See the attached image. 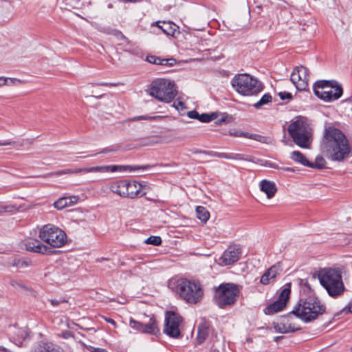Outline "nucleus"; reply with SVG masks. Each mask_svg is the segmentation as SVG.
<instances>
[{"label":"nucleus","mask_w":352,"mask_h":352,"mask_svg":"<svg viewBox=\"0 0 352 352\" xmlns=\"http://www.w3.org/2000/svg\"><path fill=\"white\" fill-rule=\"evenodd\" d=\"M320 151L329 160L340 162L350 157L352 145L340 129L327 123L320 142Z\"/></svg>","instance_id":"obj_1"},{"label":"nucleus","mask_w":352,"mask_h":352,"mask_svg":"<svg viewBox=\"0 0 352 352\" xmlns=\"http://www.w3.org/2000/svg\"><path fill=\"white\" fill-rule=\"evenodd\" d=\"M168 287L188 304H197L204 297L203 287L197 280L172 278L168 280Z\"/></svg>","instance_id":"obj_2"},{"label":"nucleus","mask_w":352,"mask_h":352,"mask_svg":"<svg viewBox=\"0 0 352 352\" xmlns=\"http://www.w3.org/2000/svg\"><path fill=\"white\" fill-rule=\"evenodd\" d=\"M326 311V307L318 298L309 297L300 299L291 314L304 322H310L318 319Z\"/></svg>","instance_id":"obj_3"},{"label":"nucleus","mask_w":352,"mask_h":352,"mask_svg":"<svg viewBox=\"0 0 352 352\" xmlns=\"http://www.w3.org/2000/svg\"><path fill=\"white\" fill-rule=\"evenodd\" d=\"M343 270V267H329L324 268L319 272L320 283L331 297L339 296L344 292L345 287L342 276Z\"/></svg>","instance_id":"obj_4"},{"label":"nucleus","mask_w":352,"mask_h":352,"mask_svg":"<svg viewBox=\"0 0 352 352\" xmlns=\"http://www.w3.org/2000/svg\"><path fill=\"white\" fill-rule=\"evenodd\" d=\"M288 132L296 145L303 148H309L311 143L312 129L306 118L298 117L289 125Z\"/></svg>","instance_id":"obj_5"},{"label":"nucleus","mask_w":352,"mask_h":352,"mask_svg":"<svg viewBox=\"0 0 352 352\" xmlns=\"http://www.w3.org/2000/svg\"><path fill=\"white\" fill-rule=\"evenodd\" d=\"M231 84L233 89L243 96L256 95L263 89L262 83L246 73L236 74L232 78Z\"/></svg>","instance_id":"obj_6"},{"label":"nucleus","mask_w":352,"mask_h":352,"mask_svg":"<svg viewBox=\"0 0 352 352\" xmlns=\"http://www.w3.org/2000/svg\"><path fill=\"white\" fill-rule=\"evenodd\" d=\"M176 94L175 83L168 79H157L153 80L150 85L149 94L160 102H171Z\"/></svg>","instance_id":"obj_7"},{"label":"nucleus","mask_w":352,"mask_h":352,"mask_svg":"<svg viewBox=\"0 0 352 352\" xmlns=\"http://www.w3.org/2000/svg\"><path fill=\"white\" fill-rule=\"evenodd\" d=\"M313 89L315 95L325 102L338 100L343 93L341 85L334 80H318Z\"/></svg>","instance_id":"obj_8"},{"label":"nucleus","mask_w":352,"mask_h":352,"mask_svg":"<svg viewBox=\"0 0 352 352\" xmlns=\"http://www.w3.org/2000/svg\"><path fill=\"white\" fill-rule=\"evenodd\" d=\"M38 237L52 248H60L67 241L66 234L58 227L52 224L43 226L39 230Z\"/></svg>","instance_id":"obj_9"},{"label":"nucleus","mask_w":352,"mask_h":352,"mask_svg":"<svg viewBox=\"0 0 352 352\" xmlns=\"http://www.w3.org/2000/svg\"><path fill=\"white\" fill-rule=\"evenodd\" d=\"M239 292V288L234 284H221L215 291L216 302L221 307L233 305L236 301Z\"/></svg>","instance_id":"obj_10"},{"label":"nucleus","mask_w":352,"mask_h":352,"mask_svg":"<svg viewBox=\"0 0 352 352\" xmlns=\"http://www.w3.org/2000/svg\"><path fill=\"white\" fill-rule=\"evenodd\" d=\"M182 317L174 311H167L165 316L164 332L168 336L177 338L181 335Z\"/></svg>","instance_id":"obj_11"},{"label":"nucleus","mask_w":352,"mask_h":352,"mask_svg":"<svg viewBox=\"0 0 352 352\" xmlns=\"http://www.w3.org/2000/svg\"><path fill=\"white\" fill-rule=\"evenodd\" d=\"M308 69L302 65L296 67L292 72L290 80L298 90H305L308 87Z\"/></svg>","instance_id":"obj_12"},{"label":"nucleus","mask_w":352,"mask_h":352,"mask_svg":"<svg viewBox=\"0 0 352 352\" xmlns=\"http://www.w3.org/2000/svg\"><path fill=\"white\" fill-rule=\"evenodd\" d=\"M241 254V250L239 246L230 245L219 257L217 263L221 266L232 265L239 261Z\"/></svg>","instance_id":"obj_13"},{"label":"nucleus","mask_w":352,"mask_h":352,"mask_svg":"<svg viewBox=\"0 0 352 352\" xmlns=\"http://www.w3.org/2000/svg\"><path fill=\"white\" fill-rule=\"evenodd\" d=\"M148 166H121V165H109V166H97L87 167L86 173H107V172H116V171H133L139 169H145Z\"/></svg>","instance_id":"obj_14"},{"label":"nucleus","mask_w":352,"mask_h":352,"mask_svg":"<svg viewBox=\"0 0 352 352\" xmlns=\"http://www.w3.org/2000/svg\"><path fill=\"white\" fill-rule=\"evenodd\" d=\"M290 292L291 290L289 288L283 289L280 294L278 299L265 309V314L271 315L281 311L286 306Z\"/></svg>","instance_id":"obj_15"},{"label":"nucleus","mask_w":352,"mask_h":352,"mask_svg":"<svg viewBox=\"0 0 352 352\" xmlns=\"http://www.w3.org/2000/svg\"><path fill=\"white\" fill-rule=\"evenodd\" d=\"M129 324L131 328L144 333L156 335L159 332L156 320L153 318H150L148 324H143L142 322L131 319Z\"/></svg>","instance_id":"obj_16"},{"label":"nucleus","mask_w":352,"mask_h":352,"mask_svg":"<svg viewBox=\"0 0 352 352\" xmlns=\"http://www.w3.org/2000/svg\"><path fill=\"white\" fill-rule=\"evenodd\" d=\"M144 187L143 185L137 181L126 180V198L135 199L145 195L146 192L144 191Z\"/></svg>","instance_id":"obj_17"},{"label":"nucleus","mask_w":352,"mask_h":352,"mask_svg":"<svg viewBox=\"0 0 352 352\" xmlns=\"http://www.w3.org/2000/svg\"><path fill=\"white\" fill-rule=\"evenodd\" d=\"M23 246L28 251L45 254L47 252L48 248L40 241L35 239H29L23 242Z\"/></svg>","instance_id":"obj_18"},{"label":"nucleus","mask_w":352,"mask_h":352,"mask_svg":"<svg viewBox=\"0 0 352 352\" xmlns=\"http://www.w3.org/2000/svg\"><path fill=\"white\" fill-rule=\"evenodd\" d=\"M210 331V324L206 320H202L197 326V333L195 338L197 344H203Z\"/></svg>","instance_id":"obj_19"},{"label":"nucleus","mask_w":352,"mask_h":352,"mask_svg":"<svg viewBox=\"0 0 352 352\" xmlns=\"http://www.w3.org/2000/svg\"><path fill=\"white\" fill-rule=\"evenodd\" d=\"M261 191L266 195L267 199L273 198L278 188L274 182L263 179L259 184Z\"/></svg>","instance_id":"obj_20"},{"label":"nucleus","mask_w":352,"mask_h":352,"mask_svg":"<svg viewBox=\"0 0 352 352\" xmlns=\"http://www.w3.org/2000/svg\"><path fill=\"white\" fill-rule=\"evenodd\" d=\"M280 267L278 265H274L269 268L261 276L260 282L263 285H267L274 281L276 276L280 273Z\"/></svg>","instance_id":"obj_21"},{"label":"nucleus","mask_w":352,"mask_h":352,"mask_svg":"<svg viewBox=\"0 0 352 352\" xmlns=\"http://www.w3.org/2000/svg\"><path fill=\"white\" fill-rule=\"evenodd\" d=\"M126 180H118L109 184V188L111 192L118 196L126 198Z\"/></svg>","instance_id":"obj_22"},{"label":"nucleus","mask_w":352,"mask_h":352,"mask_svg":"<svg viewBox=\"0 0 352 352\" xmlns=\"http://www.w3.org/2000/svg\"><path fill=\"white\" fill-rule=\"evenodd\" d=\"M116 86V83H109V82H99V83H91L83 87V94L87 98L98 99V96L100 95L99 92L95 89L96 86Z\"/></svg>","instance_id":"obj_23"},{"label":"nucleus","mask_w":352,"mask_h":352,"mask_svg":"<svg viewBox=\"0 0 352 352\" xmlns=\"http://www.w3.org/2000/svg\"><path fill=\"white\" fill-rule=\"evenodd\" d=\"M187 116L190 118L198 119L202 122H209L218 118L219 113L217 112H212L211 113H202L199 115L198 111H188Z\"/></svg>","instance_id":"obj_24"},{"label":"nucleus","mask_w":352,"mask_h":352,"mask_svg":"<svg viewBox=\"0 0 352 352\" xmlns=\"http://www.w3.org/2000/svg\"><path fill=\"white\" fill-rule=\"evenodd\" d=\"M286 320H287V318L283 317L281 318L280 320L274 322L273 329H274V331L277 333H285L290 331H294L296 329L291 324H287Z\"/></svg>","instance_id":"obj_25"},{"label":"nucleus","mask_w":352,"mask_h":352,"mask_svg":"<svg viewBox=\"0 0 352 352\" xmlns=\"http://www.w3.org/2000/svg\"><path fill=\"white\" fill-rule=\"evenodd\" d=\"M228 134L233 137L245 138L254 140H256L258 142H262V140L263 139V137L260 135L253 134V133H250L249 132H245V131L236 130V129L230 130L228 131Z\"/></svg>","instance_id":"obj_26"},{"label":"nucleus","mask_w":352,"mask_h":352,"mask_svg":"<svg viewBox=\"0 0 352 352\" xmlns=\"http://www.w3.org/2000/svg\"><path fill=\"white\" fill-rule=\"evenodd\" d=\"M156 25L166 35L173 36L178 26L170 21H157Z\"/></svg>","instance_id":"obj_27"},{"label":"nucleus","mask_w":352,"mask_h":352,"mask_svg":"<svg viewBox=\"0 0 352 352\" xmlns=\"http://www.w3.org/2000/svg\"><path fill=\"white\" fill-rule=\"evenodd\" d=\"M98 100H100V106L107 109L114 108L115 104L117 102L116 98L113 96L108 94L100 95L98 96Z\"/></svg>","instance_id":"obj_28"},{"label":"nucleus","mask_w":352,"mask_h":352,"mask_svg":"<svg viewBox=\"0 0 352 352\" xmlns=\"http://www.w3.org/2000/svg\"><path fill=\"white\" fill-rule=\"evenodd\" d=\"M32 352H63L51 343H44L36 346Z\"/></svg>","instance_id":"obj_29"},{"label":"nucleus","mask_w":352,"mask_h":352,"mask_svg":"<svg viewBox=\"0 0 352 352\" xmlns=\"http://www.w3.org/2000/svg\"><path fill=\"white\" fill-rule=\"evenodd\" d=\"M290 158L302 166L309 167V161L307 159V157L300 151H292L290 154Z\"/></svg>","instance_id":"obj_30"},{"label":"nucleus","mask_w":352,"mask_h":352,"mask_svg":"<svg viewBox=\"0 0 352 352\" xmlns=\"http://www.w3.org/2000/svg\"><path fill=\"white\" fill-rule=\"evenodd\" d=\"M197 217L202 222L206 223L210 218V213L203 206H197L196 208Z\"/></svg>","instance_id":"obj_31"},{"label":"nucleus","mask_w":352,"mask_h":352,"mask_svg":"<svg viewBox=\"0 0 352 352\" xmlns=\"http://www.w3.org/2000/svg\"><path fill=\"white\" fill-rule=\"evenodd\" d=\"M326 164L327 162L324 157L322 155H318L315 158L314 162H309V167L312 168L321 169L325 167Z\"/></svg>","instance_id":"obj_32"},{"label":"nucleus","mask_w":352,"mask_h":352,"mask_svg":"<svg viewBox=\"0 0 352 352\" xmlns=\"http://www.w3.org/2000/svg\"><path fill=\"white\" fill-rule=\"evenodd\" d=\"M31 261L29 260L23 259V258H14L12 262L10 263V265L13 267H17V268H25L30 265H31Z\"/></svg>","instance_id":"obj_33"},{"label":"nucleus","mask_w":352,"mask_h":352,"mask_svg":"<svg viewBox=\"0 0 352 352\" xmlns=\"http://www.w3.org/2000/svg\"><path fill=\"white\" fill-rule=\"evenodd\" d=\"M217 121H216V123L217 124H228V123H230L233 121L234 120V118L228 114V113L226 112H223V113H221L220 115L219 114V117L218 118H217Z\"/></svg>","instance_id":"obj_34"},{"label":"nucleus","mask_w":352,"mask_h":352,"mask_svg":"<svg viewBox=\"0 0 352 352\" xmlns=\"http://www.w3.org/2000/svg\"><path fill=\"white\" fill-rule=\"evenodd\" d=\"M217 156L219 157H221V158L236 160H242L244 159L241 154H238V153H218Z\"/></svg>","instance_id":"obj_35"},{"label":"nucleus","mask_w":352,"mask_h":352,"mask_svg":"<svg viewBox=\"0 0 352 352\" xmlns=\"http://www.w3.org/2000/svg\"><path fill=\"white\" fill-rule=\"evenodd\" d=\"M272 96L270 94H264L262 98L254 104L256 109L261 107L263 104H267L272 101Z\"/></svg>","instance_id":"obj_36"},{"label":"nucleus","mask_w":352,"mask_h":352,"mask_svg":"<svg viewBox=\"0 0 352 352\" xmlns=\"http://www.w3.org/2000/svg\"><path fill=\"white\" fill-rule=\"evenodd\" d=\"M173 107H175L176 110H183L184 109L188 108L182 98H178L177 100H175L173 102Z\"/></svg>","instance_id":"obj_37"},{"label":"nucleus","mask_w":352,"mask_h":352,"mask_svg":"<svg viewBox=\"0 0 352 352\" xmlns=\"http://www.w3.org/2000/svg\"><path fill=\"white\" fill-rule=\"evenodd\" d=\"M54 208H57L58 210L63 209L66 207H68L67 204V199L66 197H62L58 199L56 201L54 204Z\"/></svg>","instance_id":"obj_38"},{"label":"nucleus","mask_w":352,"mask_h":352,"mask_svg":"<svg viewBox=\"0 0 352 352\" xmlns=\"http://www.w3.org/2000/svg\"><path fill=\"white\" fill-rule=\"evenodd\" d=\"M162 117L160 116H137L131 118V121H140V120H157L162 119Z\"/></svg>","instance_id":"obj_39"},{"label":"nucleus","mask_w":352,"mask_h":352,"mask_svg":"<svg viewBox=\"0 0 352 352\" xmlns=\"http://www.w3.org/2000/svg\"><path fill=\"white\" fill-rule=\"evenodd\" d=\"M145 243L147 244H152L154 245H160L162 243V239L160 236H151L145 240Z\"/></svg>","instance_id":"obj_40"},{"label":"nucleus","mask_w":352,"mask_h":352,"mask_svg":"<svg viewBox=\"0 0 352 352\" xmlns=\"http://www.w3.org/2000/svg\"><path fill=\"white\" fill-rule=\"evenodd\" d=\"M146 60L153 64L160 65L162 64L161 58L155 56H148L146 57Z\"/></svg>","instance_id":"obj_41"},{"label":"nucleus","mask_w":352,"mask_h":352,"mask_svg":"<svg viewBox=\"0 0 352 352\" xmlns=\"http://www.w3.org/2000/svg\"><path fill=\"white\" fill-rule=\"evenodd\" d=\"M278 96L282 100H291L292 98V94L287 91L279 92Z\"/></svg>","instance_id":"obj_42"},{"label":"nucleus","mask_w":352,"mask_h":352,"mask_svg":"<svg viewBox=\"0 0 352 352\" xmlns=\"http://www.w3.org/2000/svg\"><path fill=\"white\" fill-rule=\"evenodd\" d=\"M66 198L67 199L68 206L77 204L79 199L78 196H70Z\"/></svg>","instance_id":"obj_43"},{"label":"nucleus","mask_w":352,"mask_h":352,"mask_svg":"<svg viewBox=\"0 0 352 352\" xmlns=\"http://www.w3.org/2000/svg\"><path fill=\"white\" fill-rule=\"evenodd\" d=\"M162 64L161 65H173L176 60L174 58H169V59H164L161 58Z\"/></svg>","instance_id":"obj_44"},{"label":"nucleus","mask_w":352,"mask_h":352,"mask_svg":"<svg viewBox=\"0 0 352 352\" xmlns=\"http://www.w3.org/2000/svg\"><path fill=\"white\" fill-rule=\"evenodd\" d=\"M8 80H10L11 82H13L15 80V79H12L9 78H5V77H0V87L6 85Z\"/></svg>","instance_id":"obj_45"},{"label":"nucleus","mask_w":352,"mask_h":352,"mask_svg":"<svg viewBox=\"0 0 352 352\" xmlns=\"http://www.w3.org/2000/svg\"><path fill=\"white\" fill-rule=\"evenodd\" d=\"M13 206H0V214L7 212L12 211V209H13Z\"/></svg>","instance_id":"obj_46"},{"label":"nucleus","mask_w":352,"mask_h":352,"mask_svg":"<svg viewBox=\"0 0 352 352\" xmlns=\"http://www.w3.org/2000/svg\"><path fill=\"white\" fill-rule=\"evenodd\" d=\"M72 170H73V169H65V170H63L59 172H57L55 174L56 175H63V174H73Z\"/></svg>","instance_id":"obj_47"},{"label":"nucleus","mask_w":352,"mask_h":352,"mask_svg":"<svg viewBox=\"0 0 352 352\" xmlns=\"http://www.w3.org/2000/svg\"><path fill=\"white\" fill-rule=\"evenodd\" d=\"M342 103L346 104L345 108H348V109H350L351 110H352V100H351V99L349 98L347 100H345L342 101Z\"/></svg>","instance_id":"obj_48"},{"label":"nucleus","mask_w":352,"mask_h":352,"mask_svg":"<svg viewBox=\"0 0 352 352\" xmlns=\"http://www.w3.org/2000/svg\"><path fill=\"white\" fill-rule=\"evenodd\" d=\"M89 349L93 352H107V351L104 349L95 348L93 346H89Z\"/></svg>","instance_id":"obj_49"},{"label":"nucleus","mask_w":352,"mask_h":352,"mask_svg":"<svg viewBox=\"0 0 352 352\" xmlns=\"http://www.w3.org/2000/svg\"><path fill=\"white\" fill-rule=\"evenodd\" d=\"M343 311L346 312V313H347V312L352 313V300L349 303L347 307L344 308Z\"/></svg>","instance_id":"obj_50"},{"label":"nucleus","mask_w":352,"mask_h":352,"mask_svg":"<svg viewBox=\"0 0 352 352\" xmlns=\"http://www.w3.org/2000/svg\"><path fill=\"white\" fill-rule=\"evenodd\" d=\"M87 169V167H85V168H76V169H73L72 172H73V174H76V173H86V170Z\"/></svg>","instance_id":"obj_51"},{"label":"nucleus","mask_w":352,"mask_h":352,"mask_svg":"<svg viewBox=\"0 0 352 352\" xmlns=\"http://www.w3.org/2000/svg\"><path fill=\"white\" fill-rule=\"evenodd\" d=\"M104 319L105 321H107V322L110 323L111 324H112L113 326L114 327H116V322L111 318H105L104 317L103 318Z\"/></svg>","instance_id":"obj_52"},{"label":"nucleus","mask_w":352,"mask_h":352,"mask_svg":"<svg viewBox=\"0 0 352 352\" xmlns=\"http://www.w3.org/2000/svg\"><path fill=\"white\" fill-rule=\"evenodd\" d=\"M63 337L65 338H69V337H72V333L69 331L63 332Z\"/></svg>","instance_id":"obj_53"},{"label":"nucleus","mask_w":352,"mask_h":352,"mask_svg":"<svg viewBox=\"0 0 352 352\" xmlns=\"http://www.w3.org/2000/svg\"><path fill=\"white\" fill-rule=\"evenodd\" d=\"M280 169L283 170V171L294 172V169L293 168L282 167L280 168Z\"/></svg>","instance_id":"obj_54"},{"label":"nucleus","mask_w":352,"mask_h":352,"mask_svg":"<svg viewBox=\"0 0 352 352\" xmlns=\"http://www.w3.org/2000/svg\"><path fill=\"white\" fill-rule=\"evenodd\" d=\"M112 151H114V150H109L107 148H104L102 151H100V153H107L112 152Z\"/></svg>","instance_id":"obj_55"},{"label":"nucleus","mask_w":352,"mask_h":352,"mask_svg":"<svg viewBox=\"0 0 352 352\" xmlns=\"http://www.w3.org/2000/svg\"><path fill=\"white\" fill-rule=\"evenodd\" d=\"M0 351H2V352H11L8 349L5 348L3 346H0Z\"/></svg>","instance_id":"obj_56"},{"label":"nucleus","mask_w":352,"mask_h":352,"mask_svg":"<svg viewBox=\"0 0 352 352\" xmlns=\"http://www.w3.org/2000/svg\"><path fill=\"white\" fill-rule=\"evenodd\" d=\"M51 304L53 305H58L59 302L55 300H51Z\"/></svg>","instance_id":"obj_57"},{"label":"nucleus","mask_w":352,"mask_h":352,"mask_svg":"<svg viewBox=\"0 0 352 352\" xmlns=\"http://www.w3.org/2000/svg\"><path fill=\"white\" fill-rule=\"evenodd\" d=\"M108 8H112V5H111V4H109V5H108Z\"/></svg>","instance_id":"obj_58"},{"label":"nucleus","mask_w":352,"mask_h":352,"mask_svg":"<svg viewBox=\"0 0 352 352\" xmlns=\"http://www.w3.org/2000/svg\"><path fill=\"white\" fill-rule=\"evenodd\" d=\"M280 338V337H276V338H275V339H274V340H275V341H277V340H278V339H279Z\"/></svg>","instance_id":"obj_59"}]
</instances>
